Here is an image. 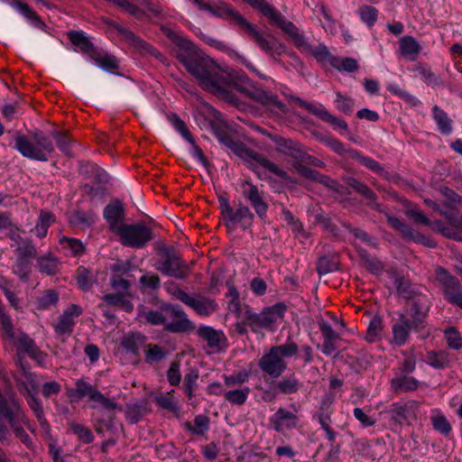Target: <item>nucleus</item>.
Instances as JSON below:
<instances>
[{"label":"nucleus","instance_id":"1","mask_svg":"<svg viewBox=\"0 0 462 462\" xmlns=\"http://www.w3.org/2000/svg\"><path fill=\"white\" fill-rule=\"evenodd\" d=\"M174 42L178 47L175 51L177 60L191 74L198 84L205 90L218 97L224 92L227 72L220 68L209 57L203 54L189 40L176 37Z\"/></svg>","mask_w":462,"mask_h":462},{"label":"nucleus","instance_id":"2","mask_svg":"<svg viewBox=\"0 0 462 462\" xmlns=\"http://www.w3.org/2000/svg\"><path fill=\"white\" fill-rule=\"evenodd\" d=\"M32 141L22 134H16L15 149L24 157L39 161H48V155L54 152L55 148L51 136L40 129L30 134Z\"/></svg>","mask_w":462,"mask_h":462},{"label":"nucleus","instance_id":"3","mask_svg":"<svg viewBox=\"0 0 462 462\" xmlns=\"http://www.w3.org/2000/svg\"><path fill=\"white\" fill-rule=\"evenodd\" d=\"M226 87L223 88L224 92L219 93L218 97L229 102L235 103L236 97L232 90L236 89L239 93L248 97L252 101H259L260 88L257 84L253 82L245 73L227 72L226 76Z\"/></svg>","mask_w":462,"mask_h":462},{"label":"nucleus","instance_id":"4","mask_svg":"<svg viewBox=\"0 0 462 462\" xmlns=\"http://www.w3.org/2000/svg\"><path fill=\"white\" fill-rule=\"evenodd\" d=\"M67 396L71 402H78L79 400L88 397V400L94 403L92 406L94 409L97 408V405L108 411L120 409L114 400L106 397L94 385L83 379L77 380L74 388L67 389Z\"/></svg>","mask_w":462,"mask_h":462},{"label":"nucleus","instance_id":"5","mask_svg":"<svg viewBox=\"0 0 462 462\" xmlns=\"http://www.w3.org/2000/svg\"><path fill=\"white\" fill-rule=\"evenodd\" d=\"M162 257L156 263V270L162 274L177 279H186L190 273V268L172 246L163 245L159 249Z\"/></svg>","mask_w":462,"mask_h":462},{"label":"nucleus","instance_id":"6","mask_svg":"<svg viewBox=\"0 0 462 462\" xmlns=\"http://www.w3.org/2000/svg\"><path fill=\"white\" fill-rule=\"evenodd\" d=\"M262 16L267 19L272 26L281 28L291 39L293 44H297L303 51L308 50L306 42L303 41L302 32L291 22L285 21L282 14L275 7L266 2L262 1Z\"/></svg>","mask_w":462,"mask_h":462},{"label":"nucleus","instance_id":"7","mask_svg":"<svg viewBox=\"0 0 462 462\" xmlns=\"http://www.w3.org/2000/svg\"><path fill=\"white\" fill-rule=\"evenodd\" d=\"M218 201L223 220L227 227L235 228L240 226L243 228H248L252 226L254 216L246 206L239 202L234 208L230 206L229 200L224 197H220Z\"/></svg>","mask_w":462,"mask_h":462},{"label":"nucleus","instance_id":"8","mask_svg":"<svg viewBox=\"0 0 462 462\" xmlns=\"http://www.w3.org/2000/svg\"><path fill=\"white\" fill-rule=\"evenodd\" d=\"M208 12L215 16L233 21L249 38L260 44V33L256 26L250 23L242 14L227 4L220 2L216 5H210Z\"/></svg>","mask_w":462,"mask_h":462},{"label":"nucleus","instance_id":"9","mask_svg":"<svg viewBox=\"0 0 462 462\" xmlns=\"http://www.w3.org/2000/svg\"><path fill=\"white\" fill-rule=\"evenodd\" d=\"M5 414L7 416V422L15 436L19 438L27 448H32V441L22 426L23 423L31 430L30 422L15 397H11V404L5 409Z\"/></svg>","mask_w":462,"mask_h":462},{"label":"nucleus","instance_id":"10","mask_svg":"<svg viewBox=\"0 0 462 462\" xmlns=\"http://www.w3.org/2000/svg\"><path fill=\"white\" fill-rule=\"evenodd\" d=\"M116 233L124 245L134 248H142L152 240V229L141 224L117 226Z\"/></svg>","mask_w":462,"mask_h":462},{"label":"nucleus","instance_id":"11","mask_svg":"<svg viewBox=\"0 0 462 462\" xmlns=\"http://www.w3.org/2000/svg\"><path fill=\"white\" fill-rule=\"evenodd\" d=\"M104 22L111 26H113L118 33L122 36L123 40L127 42L131 47H133L136 51L143 55H151L155 59L164 63L166 61V58L155 50L152 46H151L148 42L142 40L138 36H136L132 31L127 28L121 26L119 23L110 21L108 19H104Z\"/></svg>","mask_w":462,"mask_h":462},{"label":"nucleus","instance_id":"12","mask_svg":"<svg viewBox=\"0 0 462 462\" xmlns=\"http://www.w3.org/2000/svg\"><path fill=\"white\" fill-rule=\"evenodd\" d=\"M104 22L111 26H113L118 33L122 36L123 40L127 42L131 47H133L136 51L143 55H151L155 59L164 63L166 61V58L155 50L152 46H151L148 42L142 40L138 36H136L132 31L127 28L121 26L119 23L110 21L108 19H104Z\"/></svg>","mask_w":462,"mask_h":462},{"label":"nucleus","instance_id":"13","mask_svg":"<svg viewBox=\"0 0 462 462\" xmlns=\"http://www.w3.org/2000/svg\"><path fill=\"white\" fill-rule=\"evenodd\" d=\"M219 142L232 150L236 155L244 159L248 167L255 171L260 163V155L254 151L246 148L240 142L235 141L232 136L225 130L217 129L215 131Z\"/></svg>","mask_w":462,"mask_h":462},{"label":"nucleus","instance_id":"14","mask_svg":"<svg viewBox=\"0 0 462 462\" xmlns=\"http://www.w3.org/2000/svg\"><path fill=\"white\" fill-rule=\"evenodd\" d=\"M219 142L232 150L236 155L244 159L248 167L255 171L260 163V155L254 151L246 148L240 142L235 141L232 136L225 130L217 129L215 131Z\"/></svg>","mask_w":462,"mask_h":462},{"label":"nucleus","instance_id":"15","mask_svg":"<svg viewBox=\"0 0 462 462\" xmlns=\"http://www.w3.org/2000/svg\"><path fill=\"white\" fill-rule=\"evenodd\" d=\"M219 142L232 150L236 155L244 159L248 167L255 171L260 163V155L254 151L246 148L240 142L235 141L232 136L225 130L217 129L215 131Z\"/></svg>","mask_w":462,"mask_h":462},{"label":"nucleus","instance_id":"16","mask_svg":"<svg viewBox=\"0 0 462 462\" xmlns=\"http://www.w3.org/2000/svg\"><path fill=\"white\" fill-rule=\"evenodd\" d=\"M219 142L232 150L236 155L244 159L248 167L255 171L260 163V155L254 151L246 148L240 142L235 141L232 136L225 130L217 129L215 131Z\"/></svg>","mask_w":462,"mask_h":462},{"label":"nucleus","instance_id":"17","mask_svg":"<svg viewBox=\"0 0 462 462\" xmlns=\"http://www.w3.org/2000/svg\"><path fill=\"white\" fill-rule=\"evenodd\" d=\"M219 142L232 150L236 155L244 159L248 167L255 171L260 163V155L254 151L246 148L240 142L235 141L232 136L225 130L217 129L215 131Z\"/></svg>","mask_w":462,"mask_h":462},{"label":"nucleus","instance_id":"18","mask_svg":"<svg viewBox=\"0 0 462 462\" xmlns=\"http://www.w3.org/2000/svg\"><path fill=\"white\" fill-rule=\"evenodd\" d=\"M436 279L442 286L445 298L462 309V287L458 281L441 267L436 269Z\"/></svg>","mask_w":462,"mask_h":462},{"label":"nucleus","instance_id":"19","mask_svg":"<svg viewBox=\"0 0 462 462\" xmlns=\"http://www.w3.org/2000/svg\"><path fill=\"white\" fill-rule=\"evenodd\" d=\"M174 295L200 316H209L217 309V304L210 298L199 295L193 297L180 289L175 291Z\"/></svg>","mask_w":462,"mask_h":462},{"label":"nucleus","instance_id":"20","mask_svg":"<svg viewBox=\"0 0 462 462\" xmlns=\"http://www.w3.org/2000/svg\"><path fill=\"white\" fill-rule=\"evenodd\" d=\"M269 141L275 144L276 150L297 161L302 156V147L299 143L291 139H285L280 136L273 135L262 129V143L269 145Z\"/></svg>","mask_w":462,"mask_h":462},{"label":"nucleus","instance_id":"21","mask_svg":"<svg viewBox=\"0 0 462 462\" xmlns=\"http://www.w3.org/2000/svg\"><path fill=\"white\" fill-rule=\"evenodd\" d=\"M172 320L165 324V329L172 333H181L194 328L192 322L187 318L185 312L179 305L167 309Z\"/></svg>","mask_w":462,"mask_h":462},{"label":"nucleus","instance_id":"22","mask_svg":"<svg viewBox=\"0 0 462 462\" xmlns=\"http://www.w3.org/2000/svg\"><path fill=\"white\" fill-rule=\"evenodd\" d=\"M197 334L215 352H220L226 347V337L221 330H217L209 326H200L197 330Z\"/></svg>","mask_w":462,"mask_h":462},{"label":"nucleus","instance_id":"23","mask_svg":"<svg viewBox=\"0 0 462 462\" xmlns=\"http://www.w3.org/2000/svg\"><path fill=\"white\" fill-rule=\"evenodd\" d=\"M82 314V309L76 304L70 305L59 317L58 323L54 325L55 331L60 335H70L75 326L74 318Z\"/></svg>","mask_w":462,"mask_h":462},{"label":"nucleus","instance_id":"24","mask_svg":"<svg viewBox=\"0 0 462 462\" xmlns=\"http://www.w3.org/2000/svg\"><path fill=\"white\" fill-rule=\"evenodd\" d=\"M423 317L424 314L420 313L413 321L402 318L400 321L393 327L394 344L397 346L404 345L409 336V330L411 328H417L419 323L422 321Z\"/></svg>","mask_w":462,"mask_h":462},{"label":"nucleus","instance_id":"25","mask_svg":"<svg viewBox=\"0 0 462 462\" xmlns=\"http://www.w3.org/2000/svg\"><path fill=\"white\" fill-rule=\"evenodd\" d=\"M285 368L286 364L283 358L280 357L272 349L262 357V370L273 378L279 377Z\"/></svg>","mask_w":462,"mask_h":462},{"label":"nucleus","instance_id":"26","mask_svg":"<svg viewBox=\"0 0 462 462\" xmlns=\"http://www.w3.org/2000/svg\"><path fill=\"white\" fill-rule=\"evenodd\" d=\"M270 420L277 431L292 429L297 424V417L292 412L282 408L279 409Z\"/></svg>","mask_w":462,"mask_h":462},{"label":"nucleus","instance_id":"27","mask_svg":"<svg viewBox=\"0 0 462 462\" xmlns=\"http://www.w3.org/2000/svg\"><path fill=\"white\" fill-rule=\"evenodd\" d=\"M263 112L273 116H282L286 113V108L275 95L262 90V114Z\"/></svg>","mask_w":462,"mask_h":462},{"label":"nucleus","instance_id":"28","mask_svg":"<svg viewBox=\"0 0 462 462\" xmlns=\"http://www.w3.org/2000/svg\"><path fill=\"white\" fill-rule=\"evenodd\" d=\"M387 221L391 226L399 231L405 238L420 243L424 237L420 233H416L410 226L401 221L399 218L392 216L388 212H384Z\"/></svg>","mask_w":462,"mask_h":462},{"label":"nucleus","instance_id":"29","mask_svg":"<svg viewBox=\"0 0 462 462\" xmlns=\"http://www.w3.org/2000/svg\"><path fill=\"white\" fill-rule=\"evenodd\" d=\"M300 385L299 380L294 375L286 376L278 383L277 386L272 392H266L263 399L271 400L276 395L278 391L284 394L294 393L299 390Z\"/></svg>","mask_w":462,"mask_h":462},{"label":"nucleus","instance_id":"30","mask_svg":"<svg viewBox=\"0 0 462 462\" xmlns=\"http://www.w3.org/2000/svg\"><path fill=\"white\" fill-rule=\"evenodd\" d=\"M60 260L52 253L49 252L37 257L36 267L39 272L50 276L56 275L60 271Z\"/></svg>","mask_w":462,"mask_h":462},{"label":"nucleus","instance_id":"31","mask_svg":"<svg viewBox=\"0 0 462 462\" xmlns=\"http://www.w3.org/2000/svg\"><path fill=\"white\" fill-rule=\"evenodd\" d=\"M241 193L245 201L251 204L257 214H260V191L258 186L251 180H245L241 182Z\"/></svg>","mask_w":462,"mask_h":462},{"label":"nucleus","instance_id":"32","mask_svg":"<svg viewBox=\"0 0 462 462\" xmlns=\"http://www.w3.org/2000/svg\"><path fill=\"white\" fill-rule=\"evenodd\" d=\"M128 296L122 293L111 292L106 293L102 297L104 303L98 305L99 308L106 306L117 307L124 310L125 312H132L134 310V304L128 300Z\"/></svg>","mask_w":462,"mask_h":462},{"label":"nucleus","instance_id":"33","mask_svg":"<svg viewBox=\"0 0 462 462\" xmlns=\"http://www.w3.org/2000/svg\"><path fill=\"white\" fill-rule=\"evenodd\" d=\"M417 409L418 403L413 401L405 403H394L392 409L393 419L399 423L413 419L412 417L415 416Z\"/></svg>","mask_w":462,"mask_h":462},{"label":"nucleus","instance_id":"34","mask_svg":"<svg viewBox=\"0 0 462 462\" xmlns=\"http://www.w3.org/2000/svg\"><path fill=\"white\" fill-rule=\"evenodd\" d=\"M68 36L71 43L77 46L82 52L90 58L95 55L97 47L89 41L85 34L79 31H71L68 32Z\"/></svg>","mask_w":462,"mask_h":462},{"label":"nucleus","instance_id":"35","mask_svg":"<svg viewBox=\"0 0 462 462\" xmlns=\"http://www.w3.org/2000/svg\"><path fill=\"white\" fill-rule=\"evenodd\" d=\"M419 382L405 374H398L391 380V387L395 393H406L418 389Z\"/></svg>","mask_w":462,"mask_h":462},{"label":"nucleus","instance_id":"36","mask_svg":"<svg viewBox=\"0 0 462 462\" xmlns=\"http://www.w3.org/2000/svg\"><path fill=\"white\" fill-rule=\"evenodd\" d=\"M399 44L402 55L408 60H415L421 50L419 42L411 36H403Z\"/></svg>","mask_w":462,"mask_h":462},{"label":"nucleus","instance_id":"37","mask_svg":"<svg viewBox=\"0 0 462 462\" xmlns=\"http://www.w3.org/2000/svg\"><path fill=\"white\" fill-rule=\"evenodd\" d=\"M303 41L306 42L308 46L307 51H303L301 48H300L297 44H294V46L302 53L312 55L314 56L319 61H328L331 65V59L336 58V56L332 55L327 46L324 44H319L317 48H313L312 45L309 42L305 35L302 33Z\"/></svg>","mask_w":462,"mask_h":462},{"label":"nucleus","instance_id":"38","mask_svg":"<svg viewBox=\"0 0 462 462\" xmlns=\"http://www.w3.org/2000/svg\"><path fill=\"white\" fill-rule=\"evenodd\" d=\"M146 342V337L140 333H129L122 338L121 345L128 352L138 355L139 349Z\"/></svg>","mask_w":462,"mask_h":462},{"label":"nucleus","instance_id":"39","mask_svg":"<svg viewBox=\"0 0 462 462\" xmlns=\"http://www.w3.org/2000/svg\"><path fill=\"white\" fill-rule=\"evenodd\" d=\"M284 311L285 306L282 303H277L264 309V310L262 311V328L282 319Z\"/></svg>","mask_w":462,"mask_h":462},{"label":"nucleus","instance_id":"40","mask_svg":"<svg viewBox=\"0 0 462 462\" xmlns=\"http://www.w3.org/2000/svg\"><path fill=\"white\" fill-rule=\"evenodd\" d=\"M76 279L79 289L88 291L91 290L96 282V275L89 269L79 266L76 272Z\"/></svg>","mask_w":462,"mask_h":462},{"label":"nucleus","instance_id":"41","mask_svg":"<svg viewBox=\"0 0 462 462\" xmlns=\"http://www.w3.org/2000/svg\"><path fill=\"white\" fill-rule=\"evenodd\" d=\"M26 400H27V403H28L29 407L34 412V415L37 418L38 421L40 422L41 426L42 428L49 427L48 421L44 416V411L42 409V402L39 400V398H37L34 393H32L30 390H27Z\"/></svg>","mask_w":462,"mask_h":462},{"label":"nucleus","instance_id":"42","mask_svg":"<svg viewBox=\"0 0 462 462\" xmlns=\"http://www.w3.org/2000/svg\"><path fill=\"white\" fill-rule=\"evenodd\" d=\"M433 118L438 125L439 130L442 134L448 135L452 132L451 120L447 113L440 109L438 106L432 108Z\"/></svg>","mask_w":462,"mask_h":462},{"label":"nucleus","instance_id":"43","mask_svg":"<svg viewBox=\"0 0 462 462\" xmlns=\"http://www.w3.org/2000/svg\"><path fill=\"white\" fill-rule=\"evenodd\" d=\"M20 346L27 353V355L41 362L44 359L45 355L40 350V348L35 345L34 341L30 338L28 336L23 335L19 338Z\"/></svg>","mask_w":462,"mask_h":462},{"label":"nucleus","instance_id":"44","mask_svg":"<svg viewBox=\"0 0 462 462\" xmlns=\"http://www.w3.org/2000/svg\"><path fill=\"white\" fill-rule=\"evenodd\" d=\"M148 402L143 400L140 403L127 406L126 419L132 424L137 423L148 411Z\"/></svg>","mask_w":462,"mask_h":462},{"label":"nucleus","instance_id":"45","mask_svg":"<svg viewBox=\"0 0 462 462\" xmlns=\"http://www.w3.org/2000/svg\"><path fill=\"white\" fill-rule=\"evenodd\" d=\"M174 390L168 392L167 393H161L155 397L156 404L162 409L167 410L174 413L176 416L179 414V407L173 399Z\"/></svg>","mask_w":462,"mask_h":462},{"label":"nucleus","instance_id":"46","mask_svg":"<svg viewBox=\"0 0 462 462\" xmlns=\"http://www.w3.org/2000/svg\"><path fill=\"white\" fill-rule=\"evenodd\" d=\"M69 430L76 434L79 440L86 444H89L94 440V435L91 430L83 424L78 423L75 420L69 422Z\"/></svg>","mask_w":462,"mask_h":462},{"label":"nucleus","instance_id":"47","mask_svg":"<svg viewBox=\"0 0 462 462\" xmlns=\"http://www.w3.org/2000/svg\"><path fill=\"white\" fill-rule=\"evenodd\" d=\"M15 254L18 257L30 260L37 258L38 252L31 239L21 238L20 245L15 249Z\"/></svg>","mask_w":462,"mask_h":462},{"label":"nucleus","instance_id":"48","mask_svg":"<svg viewBox=\"0 0 462 462\" xmlns=\"http://www.w3.org/2000/svg\"><path fill=\"white\" fill-rule=\"evenodd\" d=\"M430 420L432 427L436 431L445 436L450 433L451 425L442 412L439 411H434L430 417Z\"/></svg>","mask_w":462,"mask_h":462},{"label":"nucleus","instance_id":"49","mask_svg":"<svg viewBox=\"0 0 462 462\" xmlns=\"http://www.w3.org/2000/svg\"><path fill=\"white\" fill-rule=\"evenodd\" d=\"M91 59L96 61L103 69L113 71L118 68L117 60L114 56L103 53L98 49L96 51L95 55Z\"/></svg>","mask_w":462,"mask_h":462},{"label":"nucleus","instance_id":"50","mask_svg":"<svg viewBox=\"0 0 462 462\" xmlns=\"http://www.w3.org/2000/svg\"><path fill=\"white\" fill-rule=\"evenodd\" d=\"M427 363L430 366L440 369L449 363L448 354L446 351H431L427 354Z\"/></svg>","mask_w":462,"mask_h":462},{"label":"nucleus","instance_id":"51","mask_svg":"<svg viewBox=\"0 0 462 462\" xmlns=\"http://www.w3.org/2000/svg\"><path fill=\"white\" fill-rule=\"evenodd\" d=\"M317 420L322 430L326 432L327 438L329 441H335L337 433L331 429V418L330 412L328 411H325L322 407L321 411L317 414Z\"/></svg>","mask_w":462,"mask_h":462},{"label":"nucleus","instance_id":"52","mask_svg":"<svg viewBox=\"0 0 462 462\" xmlns=\"http://www.w3.org/2000/svg\"><path fill=\"white\" fill-rule=\"evenodd\" d=\"M294 99L300 106L305 108L307 111L318 116L324 122L329 115V112L320 104L308 103L300 97H295Z\"/></svg>","mask_w":462,"mask_h":462},{"label":"nucleus","instance_id":"53","mask_svg":"<svg viewBox=\"0 0 462 462\" xmlns=\"http://www.w3.org/2000/svg\"><path fill=\"white\" fill-rule=\"evenodd\" d=\"M54 221V216L49 211H41L39 221L35 226V234L38 237L42 238L47 235V231L51 224Z\"/></svg>","mask_w":462,"mask_h":462},{"label":"nucleus","instance_id":"54","mask_svg":"<svg viewBox=\"0 0 462 462\" xmlns=\"http://www.w3.org/2000/svg\"><path fill=\"white\" fill-rule=\"evenodd\" d=\"M262 51H264L266 53L271 56L280 55L283 51V45L274 37L271 35H267L266 37H262Z\"/></svg>","mask_w":462,"mask_h":462},{"label":"nucleus","instance_id":"55","mask_svg":"<svg viewBox=\"0 0 462 462\" xmlns=\"http://www.w3.org/2000/svg\"><path fill=\"white\" fill-rule=\"evenodd\" d=\"M167 356V350L156 344H149L145 351V362L148 364L158 363Z\"/></svg>","mask_w":462,"mask_h":462},{"label":"nucleus","instance_id":"56","mask_svg":"<svg viewBox=\"0 0 462 462\" xmlns=\"http://www.w3.org/2000/svg\"><path fill=\"white\" fill-rule=\"evenodd\" d=\"M209 425V419L206 415H198L194 419V427L189 421L185 423V428L195 435H203L208 430Z\"/></svg>","mask_w":462,"mask_h":462},{"label":"nucleus","instance_id":"57","mask_svg":"<svg viewBox=\"0 0 462 462\" xmlns=\"http://www.w3.org/2000/svg\"><path fill=\"white\" fill-rule=\"evenodd\" d=\"M413 70L417 73V76L420 77L428 85L435 87L441 83L440 79L426 65L418 64Z\"/></svg>","mask_w":462,"mask_h":462},{"label":"nucleus","instance_id":"58","mask_svg":"<svg viewBox=\"0 0 462 462\" xmlns=\"http://www.w3.org/2000/svg\"><path fill=\"white\" fill-rule=\"evenodd\" d=\"M110 286L114 292L122 293L128 297L131 296V282L126 277H119L117 275H111Z\"/></svg>","mask_w":462,"mask_h":462},{"label":"nucleus","instance_id":"59","mask_svg":"<svg viewBox=\"0 0 462 462\" xmlns=\"http://www.w3.org/2000/svg\"><path fill=\"white\" fill-rule=\"evenodd\" d=\"M331 66L337 69V70H344L346 72H354L358 69L357 60L353 58H332L331 59Z\"/></svg>","mask_w":462,"mask_h":462},{"label":"nucleus","instance_id":"60","mask_svg":"<svg viewBox=\"0 0 462 462\" xmlns=\"http://www.w3.org/2000/svg\"><path fill=\"white\" fill-rule=\"evenodd\" d=\"M12 271L21 280L27 281L32 271L30 260L17 256L16 261L12 267Z\"/></svg>","mask_w":462,"mask_h":462},{"label":"nucleus","instance_id":"61","mask_svg":"<svg viewBox=\"0 0 462 462\" xmlns=\"http://www.w3.org/2000/svg\"><path fill=\"white\" fill-rule=\"evenodd\" d=\"M104 217L110 223L113 229L123 217V208L120 204L107 205L104 209Z\"/></svg>","mask_w":462,"mask_h":462},{"label":"nucleus","instance_id":"62","mask_svg":"<svg viewBox=\"0 0 462 462\" xmlns=\"http://www.w3.org/2000/svg\"><path fill=\"white\" fill-rule=\"evenodd\" d=\"M51 136L55 139L57 146L61 152L68 156L72 155L70 152L71 139L69 137L67 133L59 130H52Z\"/></svg>","mask_w":462,"mask_h":462},{"label":"nucleus","instance_id":"63","mask_svg":"<svg viewBox=\"0 0 462 462\" xmlns=\"http://www.w3.org/2000/svg\"><path fill=\"white\" fill-rule=\"evenodd\" d=\"M59 300V293L54 290L45 291L42 296L37 298V308L45 310L51 306L56 305Z\"/></svg>","mask_w":462,"mask_h":462},{"label":"nucleus","instance_id":"64","mask_svg":"<svg viewBox=\"0 0 462 462\" xmlns=\"http://www.w3.org/2000/svg\"><path fill=\"white\" fill-rule=\"evenodd\" d=\"M383 328V322L381 318L379 317H374L371 319L370 323L368 325L367 330H366V336L365 338L368 342H374L376 341L382 332Z\"/></svg>","mask_w":462,"mask_h":462}]
</instances>
